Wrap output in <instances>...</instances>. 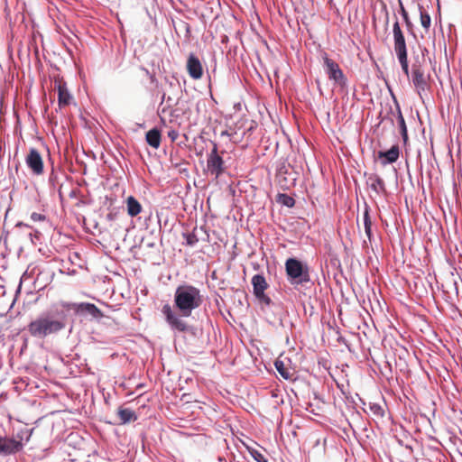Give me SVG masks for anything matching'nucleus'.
Listing matches in <instances>:
<instances>
[{
	"label": "nucleus",
	"mask_w": 462,
	"mask_h": 462,
	"mask_svg": "<svg viewBox=\"0 0 462 462\" xmlns=\"http://www.w3.org/2000/svg\"><path fill=\"white\" fill-rule=\"evenodd\" d=\"M203 301V295L198 287L182 282L174 291L173 304L165 303L162 305L161 312L165 323L175 335L188 333L193 337H199L202 329L189 324L186 319L191 317Z\"/></svg>",
	"instance_id": "1"
},
{
	"label": "nucleus",
	"mask_w": 462,
	"mask_h": 462,
	"mask_svg": "<svg viewBox=\"0 0 462 462\" xmlns=\"http://www.w3.org/2000/svg\"><path fill=\"white\" fill-rule=\"evenodd\" d=\"M69 319L68 309L64 301H60L32 320L27 329L32 337L43 339L65 329Z\"/></svg>",
	"instance_id": "2"
},
{
	"label": "nucleus",
	"mask_w": 462,
	"mask_h": 462,
	"mask_svg": "<svg viewBox=\"0 0 462 462\" xmlns=\"http://www.w3.org/2000/svg\"><path fill=\"white\" fill-rule=\"evenodd\" d=\"M284 270L287 282L294 288L306 287L312 283L310 278V267L308 263L298 257H288L284 263Z\"/></svg>",
	"instance_id": "3"
},
{
	"label": "nucleus",
	"mask_w": 462,
	"mask_h": 462,
	"mask_svg": "<svg viewBox=\"0 0 462 462\" xmlns=\"http://www.w3.org/2000/svg\"><path fill=\"white\" fill-rule=\"evenodd\" d=\"M394 16H396L394 14ZM393 44H394V51L397 57V60L401 65L402 72L409 77L410 69H409V61H408V51L407 45L404 34L402 31L400 23L398 18L395 17V22L393 25Z\"/></svg>",
	"instance_id": "4"
},
{
	"label": "nucleus",
	"mask_w": 462,
	"mask_h": 462,
	"mask_svg": "<svg viewBox=\"0 0 462 462\" xmlns=\"http://www.w3.org/2000/svg\"><path fill=\"white\" fill-rule=\"evenodd\" d=\"M321 57L323 60V68L325 73L328 75V79L333 81L341 88H346L348 80L343 70L340 69L339 65L335 60L330 59L327 52H323Z\"/></svg>",
	"instance_id": "5"
},
{
	"label": "nucleus",
	"mask_w": 462,
	"mask_h": 462,
	"mask_svg": "<svg viewBox=\"0 0 462 462\" xmlns=\"http://www.w3.org/2000/svg\"><path fill=\"white\" fill-rule=\"evenodd\" d=\"M66 309H68L69 317L70 312L74 311L75 314H88L93 319H101L104 317V313L98 309L94 303L91 302H68L64 301Z\"/></svg>",
	"instance_id": "6"
},
{
	"label": "nucleus",
	"mask_w": 462,
	"mask_h": 462,
	"mask_svg": "<svg viewBox=\"0 0 462 462\" xmlns=\"http://www.w3.org/2000/svg\"><path fill=\"white\" fill-rule=\"evenodd\" d=\"M212 145L213 147L210 150V152L208 154L207 167L210 173L214 174L216 178H217L221 176L225 171L224 160L218 154L217 143L212 142Z\"/></svg>",
	"instance_id": "7"
},
{
	"label": "nucleus",
	"mask_w": 462,
	"mask_h": 462,
	"mask_svg": "<svg viewBox=\"0 0 462 462\" xmlns=\"http://www.w3.org/2000/svg\"><path fill=\"white\" fill-rule=\"evenodd\" d=\"M23 448L21 440H14V438L0 436V457H9L16 455Z\"/></svg>",
	"instance_id": "8"
},
{
	"label": "nucleus",
	"mask_w": 462,
	"mask_h": 462,
	"mask_svg": "<svg viewBox=\"0 0 462 462\" xmlns=\"http://www.w3.org/2000/svg\"><path fill=\"white\" fill-rule=\"evenodd\" d=\"M25 162L33 174L41 175L43 172V161L40 152L36 148L30 149Z\"/></svg>",
	"instance_id": "9"
},
{
	"label": "nucleus",
	"mask_w": 462,
	"mask_h": 462,
	"mask_svg": "<svg viewBox=\"0 0 462 462\" xmlns=\"http://www.w3.org/2000/svg\"><path fill=\"white\" fill-rule=\"evenodd\" d=\"M186 67L189 77L193 79H199L202 77V64L195 54L190 53L189 55Z\"/></svg>",
	"instance_id": "10"
},
{
	"label": "nucleus",
	"mask_w": 462,
	"mask_h": 462,
	"mask_svg": "<svg viewBox=\"0 0 462 462\" xmlns=\"http://www.w3.org/2000/svg\"><path fill=\"white\" fill-rule=\"evenodd\" d=\"M401 154L400 147L397 144L393 145L388 150H381L378 152V158L381 160V163L385 166L387 164L394 163L398 161Z\"/></svg>",
	"instance_id": "11"
},
{
	"label": "nucleus",
	"mask_w": 462,
	"mask_h": 462,
	"mask_svg": "<svg viewBox=\"0 0 462 462\" xmlns=\"http://www.w3.org/2000/svg\"><path fill=\"white\" fill-rule=\"evenodd\" d=\"M392 97H393V102L395 105V108H396L397 122H398V126H399V130H400V134L402 136L403 143L406 144L409 140L406 122L402 116V109H401V106H400V104H399L397 98L395 97V96L393 93H392Z\"/></svg>",
	"instance_id": "12"
},
{
	"label": "nucleus",
	"mask_w": 462,
	"mask_h": 462,
	"mask_svg": "<svg viewBox=\"0 0 462 462\" xmlns=\"http://www.w3.org/2000/svg\"><path fill=\"white\" fill-rule=\"evenodd\" d=\"M412 83L420 96H421V92H424L428 88V83L424 78V74L420 69H412Z\"/></svg>",
	"instance_id": "13"
},
{
	"label": "nucleus",
	"mask_w": 462,
	"mask_h": 462,
	"mask_svg": "<svg viewBox=\"0 0 462 462\" xmlns=\"http://www.w3.org/2000/svg\"><path fill=\"white\" fill-rule=\"evenodd\" d=\"M370 206L365 202L364 203V212H363V221H364V228L365 233L370 243L374 239L373 230H372V219L370 216Z\"/></svg>",
	"instance_id": "14"
},
{
	"label": "nucleus",
	"mask_w": 462,
	"mask_h": 462,
	"mask_svg": "<svg viewBox=\"0 0 462 462\" xmlns=\"http://www.w3.org/2000/svg\"><path fill=\"white\" fill-rule=\"evenodd\" d=\"M145 141L151 147L158 149L160 147L162 141L161 130L157 127L150 129L145 134Z\"/></svg>",
	"instance_id": "15"
},
{
	"label": "nucleus",
	"mask_w": 462,
	"mask_h": 462,
	"mask_svg": "<svg viewBox=\"0 0 462 462\" xmlns=\"http://www.w3.org/2000/svg\"><path fill=\"white\" fill-rule=\"evenodd\" d=\"M251 282L253 286L254 295L263 292L268 288L266 279L263 276V274L261 273L254 274L252 278Z\"/></svg>",
	"instance_id": "16"
},
{
	"label": "nucleus",
	"mask_w": 462,
	"mask_h": 462,
	"mask_svg": "<svg viewBox=\"0 0 462 462\" xmlns=\"http://www.w3.org/2000/svg\"><path fill=\"white\" fill-rule=\"evenodd\" d=\"M72 96L69 92L66 83H60L58 86V103L60 106L69 105Z\"/></svg>",
	"instance_id": "17"
},
{
	"label": "nucleus",
	"mask_w": 462,
	"mask_h": 462,
	"mask_svg": "<svg viewBox=\"0 0 462 462\" xmlns=\"http://www.w3.org/2000/svg\"><path fill=\"white\" fill-rule=\"evenodd\" d=\"M126 209L127 214L131 217H134L142 212L143 207L134 196H129L126 199Z\"/></svg>",
	"instance_id": "18"
},
{
	"label": "nucleus",
	"mask_w": 462,
	"mask_h": 462,
	"mask_svg": "<svg viewBox=\"0 0 462 462\" xmlns=\"http://www.w3.org/2000/svg\"><path fill=\"white\" fill-rule=\"evenodd\" d=\"M368 180L370 181V189L373 191L376 192L377 194L386 192L385 183L379 175L371 174Z\"/></svg>",
	"instance_id": "19"
},
{
	"label": "nucleus",
	"mask_w": 462,
	"mask_h": 462,
	"mask_svg": "<svg viewBox=\"0 0 462 462\" xmlns=\"http://www.w3.org/2000/svg\"><path fill=\"white\" fill-rule=\"evenodd\" d=\"M117 413L121 420V424H126L137 420L135 412L129 408L120 407Z\"/></svg>",
	"instance_id": "20"
},
{
	"label": "nucleus",
	"mask_w": 462,
	"mask_h": 462,
	"mask_svg": "<svg viewBox=\"0 0 462 462\" xmlns=\"http://www.w3.org/2000/svg\"><path fill=\"white\" fill-rule=\"evenodd\" d=\"M399 2V6H400V10H399V13L400 14L402 15V19H403V22L406 25V29L407 31L412 34L414 37H415V34H414V32H413V23L411 21L410 19V16H409V14L407 12V10L405 9L403 4H402V0H398Z\"/></svg>",
	"instance_id": "21"
},
{
	"label": "nucleus",
	"mask_w": 462,
	"mask_h": 462,
	"mask_svg": "<svg viewBox=\"0 0 462 462\" xmlns=\"http://www.w3.org/2000/svg\"><path fill=\"white\" fill-rule=\"evenodd\" d=\"M276 201L289 208L295 206V199L287 193H278L276 196Z\"/></svg>",
	"instance_id": "22"
},
{
	"label": "nucleus",
	"mask_w": 462,
	"mask_h": 462,
	"mask_svg": "<svg viewBox=\"0 0 462 462\" xmlns=\"http://www.w3.org/2000/svg\"><path fill=\"white\" fill-rule=\"evenodd\" d=\"M418 9L420 12V19L421 26L428 31L431 24L430 15L424 10V7L421 5H418Z\"/></svg>",
	"instance_id": "23"
},
{
	"label": "nucleus",
	"mask_w": 462,
	"mask_h": 462,
	"mask_svg": "<svg viewBox=\"0 0 462 462\" xmlns=\"http://www.w3.org/2000/svg\"><path fill=\"white\" fill-rule=\"evenodd\" d=\"M274 367L276 371L279 373V374L284 379V380H290L291 377V374L290 371L285 367L284 362L280 359H276L274 361Z\"/></svg>",
	"instance_id": "24"
},
{
	"label": "nucleus",
	"mask_w": 462,
	"mask_h": 462,
	"mask_svg": "<svg viewBox=\"0 0 462 462\" xmlns=\"http://www.w3.org/2000/svg\"><path fill=\"white\" fill-rule=\"evenodd\" d=\"M245 448L247 449L248 453L251 455V457L257 462H268V459L262 454L260 450L257 448L244 444Z\"/></svg>",
	"instance_id": "25"
},
{
	"label": "nucleus",
	"mask_w": 462,
	"mask_h": 462,
	"mask_svg": "<svg viewBox=\"0 0 462 462\" xmlns=\"http://www.w3.org/2000/svg\"><path fill=\"white\" fill-rule=\"evenodd\" d=\"M289 173V165L285 161L281 162L276 167V176L280 179V182L282 180L284 181L287 180L286 175Z\"/></svg>",
	"instance_id": "26"
},
{
	"label": "nucleus",
	"mask_w": 462,
	"mask_h": 462,
	"mask_svg": "<svg viewBox=\"0 0 462 462\" xmlns=\"http://www.w3.org/2000/svg\"><path fill=\"white\" fill-rule=\"evenodd\" d=\"M32 430H33L32 429V430H28V429L22 430L17 432L15 437H13V438L14 439V440H21V443L24 445L25 443H27L30 440Z\"/></svg>",
	"instance_id": "27"
},
{
	"label": "nucleus",
	"mask_w": 462,
	"mask_h": 462,
	"mask_svg": "<svg viewBox=\"0 0 462 462\" xmlns=\"http://www.w3.org/2000/svg\"><path fill=\"white\" fill-rule=\"evenodd\" d=\"M196 227L190 233H182V237L185 239V244L189 246H195L199 242V238L195 233Z\"/></svg>",
	"instance_id": "28"
},
{
	"label": "nucleus",
	"mask_w": 462,
	"mask_h": 462,
	"mask_svg": "<svg viewBox=\"0 0 462 462\" xmlns=\"http://www.w3.org/2000/svg\"><path fill=\"white\" fill-rule=\"evenodd\" d=\"M369 410L372 411V413L374 416H376L378 418H383L384 416V410L379 403L370 402Z\"/></svg>",
	"instance_id": "29"
},
{
	"label": "nucleus",
	"mask_w": 462,
	"mask_h": 462,
	"mask_svg": "<svg viewBox=\"0 0 462 462\" xmlns=\"http://www.w3.org/2000/svg\"><path fill=\"white\" fill-rule=\"evenodd\" d=\"M254 297L260 303H263L267 307L273 303L272 299L265 293V291L255 294Z\"/></svg>",
	"instance_id": "30"
},
{
	"label": "nucleus",
	"mask_w": 462,
	"mask_h": 462,
	"mask_svg": "<svg viewBox=\"0 0 462 462\" xmlns=\"http://www.w3.org/2000/svg\"><path fill=\"white\" fill-rule=\"evenodd\" d=\"M178 25H179V28L180 30H183L185 32V33H186L185 36L187 38L189 37V35H190V25L188 23H186V22H184L182 20H180Z\"/></svg>",
	"instance_id": "31"
},
{
	"label": "nucleus",
	"mask_w": 462,
	"mask_h": 462,
	"mask_svg": "<svg viewBox=\"0 0 462 462\" xmlns=\"http://www.w3.org/2000/svg\"><path fill=\"white\" fill-rule=\"evenodd\" d=\"M27 275V271H25L23 273V274L22 275L21 279H20V282H19V284L16 288V291H15V298L14 300H13V303H12V306L14 304L15 300H16V298L18 297V295L21 293V290H22V285H23V278Z\"/></svg>",
	"instance_id": "32"
},
{
	"label": "nucleus",
	"mask_w": 462,
	"mask_h": 462,
	"mask_svg": "<svg viewBox=\"0 0 462 462\" xmlns=\"http://www.w3.org/2000/svg\"><path fill=\"white\" fill-rule=\"evenodd\" d=\"M45 218H46V216L40 214V213L33 212L31 215V219L32 221H43V220H45Z\"/></svg>",
	"instance_id": "33"
},
{
	"label": "nucleus",
	"mask_w": 462,
	"mask_h": 462,
	"mask_svg": "<svg viewBox=\"0 0 462 462\" xmlns=\"http://www.w3.org/2000/svg\"><path fill=\"white\" fill-rule=\"evenodd\" d=\"M168 137L174 142L179 137V132L175 129H171L168 131Z\"/></svg>",
	"instance_id": "34"
},
{
	"label": "nucleus",
	"mask_w": 462,
	"mask_h": 462,
	"mask_svg": "<svg viewBox=\"0 0 462 462\" xmlns=\"http://www.w3.org/2000/svg\"><path fill=\"white\" fill-rule=\"evenodd\" d=\"M117 217V213L116 212H109L107 215H106V219L108 221H114Z\"/></svg>",
	"instance_id": "35"
},
{
	"label": "nucleus",
	"mask_w": 462,
	"mask_h": 462,
	"mask_svg": "<svg viewBox=\"0 0 462 462\" xmlns=\"http://www.w3.org/2000/svg\"><path fill=\"white\" fill-rule=\"evenodd\" d=\"M5 294V288L3 284H0V297Z\"/></svg>",
	"instance_id": "36"
},
{
	"label": "nucleus",
	"mask_w": 462,
	"mask_h": 462,
	"mask_svg": "<svg viewBox=\"0 0 462 462\" xmlns=\"http://www.w3.org/2000/svg\"><path fill=\"white\" fill-rule=\"evenodd\" d=\"M56 178L57 176L54 174V172H51V174L49 177V181L53 182Z\"/></svg>",
	"instance_id": "37"
},
{
	"label": "nucleus",
	"mask_w": 462,
	"mask_h": 462,
	"mask_svg": "<svg viewBox=\"0 0 462 462\" xmlns=\"http://www.w3.org/2000/svg\"><path fill=\"white\" fill-rule=\"evenodd\" d=\"M221 136H230V134L227 130H224L220 134Z\"/></svg>",
	"instance_id": "38"
},
{
	"label": "nucleus",
	"mask_w": 462,
	"mask_h": 462,
	"mask_svg": "<svg viewBox=\"0 0 462 462\" xmlns=\"http://www.w3.org/2000/svg\"><path fill=\"white\" fill-rule=\"evenodd\" d=\"M337 341H338L339 343H344V344H346V338H345V337H338V339H337Z\"/></svg>",
	"instance_id": "39"
},
{
	"label": "nucleus",
	"mask_w": 462,
	"mask_h": 462,
	"mask_svg": "<svg viewBox=\"0 0 462 462\" xmlns=\"http://www.w3.org/2000/svg\"><path fill=\"white\" fill-rule=\"evenodd\" d=\"M166 100H167V103L169 104V106H171V102H172V98L171 97H168Z\"/></svg>",
	"instance_id": "40"
},
{
	"label": "nucleus",
	"mask_w": 462,
	"mask_h": 462,
	"mask_svg": "<svg viewBox=\"0 0 462 462\" xmlns=\"http://www.w3.org/2000/svg\"><path fill=\"white\" fill-rule=\"evenodd\" d=\"M154 245H154V243H152H152H148V244H147V247H149V248H152V247H154Z\"/></svg>",
	"instance_id": "41"
},
{
	"label": "nucleus",
	"mask_w": 462,
	"mask_h": 462,
	"mask_svg": "<svg viewBox=\"0 0 462 462\" xmlns=\"http://www.w3.org/2000/svg\"><path fill=\"white\" fill-rule=\"evenodd\" d=\"M156 217H157L158 224L161 226V217L158 213L156 215Z\"/></svg>",
	"instance_id": "42"
},
{
	"label": "nucleus",
	"mask_w": 462,
	"mask_h": 462,
	"mask_svg": "<svg viewBox=\"0 0 462 462\" xmlns=\"http://www.w3.org/2000/svg\"><path fill=\"white\" fill-rule=\"evenodd\" d=\"M165 98H166V97H165V94H163V95H162V102H161V104H162V103H163V101L165 100Z\"/></svg>",
	"instance_id": "43"
},
{
	"label": "nucleus",
	"mask_w": 462,
	"mask_h": 462,
	"mask_svg": "<svg viewBox=\"0 0 462 462\" xmlns=\"http://www.w3.org/2000/svg\"><path fill=\"white\" fill-rule=\"evenodd\" d=\"M359 400L362 402L363 406H365V402L362 398H360V397H359Z\"/></svg>",
	"instance_id": "44"
},
{
	"label": "nucleus",
	"mask_w": 462,
	"mask_h": 462,
	"mask_svg": "<svg viewBox=\"0 0 462 462\" xmlns=\"http://www.w3.org/2000/svg\"><path fill=\"white\" fill-rule=\"evenodd\" d=\"M151 218H152V214L149 215V217L146 218V221L151 220Z\"/></svg>",
	"instance_id": "45"
},
{
	"label": "nucleus",
	"mask_w": 462,
	"mask_h": 462,
	"mask_svg": "<svg viewBox=\"0 0 462 462\" xmlns=\"http://www.w3.org/2000/svg\"><path fill=\"white\" fill-rule=\"evenodd\" d=\"M280 326L283 327V322H282V319H280Z\"/></svg>",
	"instance_id": "46"
},
{
	"label": "nucleus",
	"mask_w": 462,
	"mask_h": 462,
	"mask_svg": "<svg viewBox=\"0 0 462 462\" xmlns=\"http://www.w3.org/2000/svg\"><path fill=\"white\" fill-rule=\"evenodd\" d=\"M454 285H455L456 291L457 292V282H454Z\"/></svg>",
	"instance_id": "47"
},
{
	"label": "nucleus",
	"mask_w": 462,
	"mask_h": 462,
	"mask_svg": "<svg viewBox=\"0 0 462 462\" xmlns=\"http://www.w3.org/2000/svg\"><path fill=\"white\" fill-rule=\"evenodd\" d=\"M140 127H144V124H139L138 125Z\"/></svg>",
	"instance_id": "48"
},
{
	"label": "nucleus",
	"mask_w": 462,
	"mask_h": 462,
	"mask_svg": "<svg viewBox=\"0 0 462 462\" xmlns=\"http://www.w3.org/2000/svg\"><path fill=\"white\" fill-rule=\"evenodd\" d=\"M362 410L364 412H365V413L367 412L365 407H363Z\"/></svg>",
	"instance_id": "49"
},
{
	"label": "nucleus",
	"mask_w": 462,
	"mask_h": 462,
	"mask_svg": "<svg viewBox=\"0 0 462 462\" xmlns=\"http://www.w3.org/2000/svg\"><path fill=\"white\" fill-rule=\"evenodd\" d=\"M15 171H18V163L15 165Z\"/></svg>",
	"instance_id": "50"
}]
</instances>
